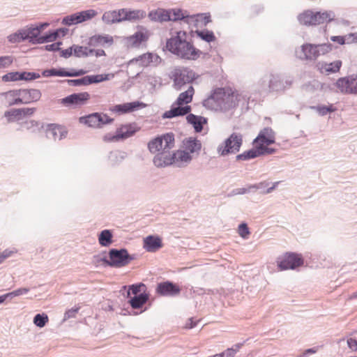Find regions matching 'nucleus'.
Here are the masks:
<instances>
[{
  "label": "nucleus",
  "instance_id": "obj_51",
  "mask_svg": "<svg viewBox=\"0 0 357 357\" xmlns=\"http://www.w3.org/2000/svg\"><path fill=\"white\" fill-rule=\"evenodd\" d=\"M243 346V343H238L231 348H228L222 353L218 354L220 357H234L240 348Z\"/></svg>",
  "mask_w": 357,
  "mask_h": 357
},
{
  "label": "nucleus",
  "instance_id": "obj_34",
  "mask_svg": "<svg viewBox=\"0 0 357 357\" xmlns=\"http://www.w3.org/2000/svg\"><path fill=\"white\" fill-rule=\"evenodd\" d=\"M316 19L315 22L316 25L329 23L333 21L335 18V15L334 12L331 10H325L323 12L317 11L315 12Z\"/></svg>",
  "mask_w": 357,
  "mask_h": 357
},
{
  "label": "nucleus",
  "instance_id": "obj_61",
  "mask_svg": "<svg viewBox=\"0 0 357 357\" xmlns=\"http://www.w3.org/2000/svg\"><path fill=\"white\" fill-rule=\"evenodd\" d=\"M29 291V289L26 287L19 288L15 289L11 292L7 293V296L8 298H13L15 296H19L23 294H26Z\"/></svg>",
  "mask_w": 357,
  "mask_h": 357
},
{
  "label": "nucleus",
  "instance_id": "obj_47",
  "mask_svg": "<svg viewBox=\"0 0 357 357\" xmlns=\"http://www.w3.org/2000/svg\"><path fill=\"white\" fill-rule=\"evenodd\" d=\"M342 66V61L340 60L331 63H325L322 65L321 68L328 74L335 73L338 72Z\"/></svg>",
  "mask_w": 357,
  "mask_h": 357
},
{
  "label": "nucleus",
  "instance_id": "obj_9",
  "mask_svg": "<svg viewBox=\"0 0 357 357\" xmlns=\"http://www.w3.org/2000/svg\"><path fill=\"white\" fill-rule=\"evenodd\" d=\"M114 121L106 114L94 112L79 118L80 123L86 125L90 128H102L104 125L111 123Z\"/></svg>",
  "mask_w": 357,
  "mask_h": 357
},
{
  "label": "nucleus",
  "instance_id": "obj_16",
  "mask_svg": "<svg viewBox=\"0 0 357 357\" xmlns=\"http://www.w3.org/2000/svg\"><path fill=\"white\" fill-rule=\"evenodd\" d=\"M18 90V95L21 100L20 105H28L38 101L42 93L40 90L36 89H20Z\"/></svg>",
  "mask_w": 357,
  "mask_h": 357
},
{
  "label": "nucleus",
  "instance_id": "obj_2",
  "mask_svg": "<svg viewBox=\"0 0 357 357\" xmlns=\"http://www.w3.org/2000/svg\"><path fill=\"white\" fill-rule=\"evenodd\" d=\"M293 78L280 73L269 72L265 73L257 82V86L260 92H283L293 84Z\"/></svg>",
  "mask_w": 357,
  "mask_h": 357
},
{
  "label": "nucleus",
  "instance_id": "obj_11",
  "mask_svg": "<svg viewBox=\"0 0 357 357\" xmlns=\"http://www.w3.org/2000/svg\"><path fill=\"white\" fill-rule=\"evenodd\" d=\"M275 152V149L273 148L267 147L261 144H257L255 146V148L245 151L242 153L238 154L236 156V160L247 161L266 154H273Z\"/></svg>",
  "mask_w": 357,
  "mask_h": 357
},
{
  "label": "nucleus",
  "instance_id": "obj_63",
  "mask_svg": "<svg viewBox=\"0 0 357 357\" xmlns=\"http://www.w3.org/2000/svg\"><path fill=\"white\" fill-rule=\"evenodd\" d=\"M2 81L5 82L18 81L17 71L5 74L2 76Z\"/></svg>",
  "mask_w": 357,
  "mask_h": 357
},
{
  "label": "nucleus",
  "instance_id": "obj_54",
  "mask_svg": "<svg viewBox=\"0 0 357 357\" xmlns=\"http://www.w3.org/2000/svg\"><path fill=\"white\" fill-rule=\"evenodd\" d=\"M194 18L195 19V21L202 22L204 26L211 22V17L208 13L190 15V19Z\"/></svg>",
  "mask_w": 357,
  "mask_h": 357
},
{
  "label": "nucleus",
  "instance_id": "obj_53",
  "mask_svg": "<svg viewBox=\"0 0 357 357\" xmlns=\"http://www.w3.org/2000/svg\"><path fill=\"white\" fill-rule=\"evenodd\" d=\"M312 109H315L320 116H325L328 113L333 112L335 111V108L333 105L328 106L326 105H317L312 107Z\"/></svg>",
  "mask_w": 357,
  "mask_h": 357
},
{
  "label": "nucleus",
  "instance_id": "obj_3",
  "mask_svg": "<svg viewBox=\"0 0 357 357\" xmlns=\"http://www.w3.org/2000/svg\"><path fill=\"white\" fill-rule=\"evenodd\" d=\"M194 94V88L190 86L184 92L179 94L176 100L171 106V109L162 114L163 119H172L183 116L191 112V107L187 104L192 102Z\"/></svg>",
  "mask_w": 357,
  "mask_h": 357
},
{
  "label": "nucleus",
  "instance_id": "obj_32",
  "mask_svg": "<svg viewBox=\"0 0 357 357\" xmlns=\"http://www.w3.org/2000/svg\"><path fill=\"white\" fill-rule=\"evenodd\" d=\"M148 17L152 22H164L169 21V11L166 9L158 8L153 10L148 14Z\"/></svg>",
  "mask_w": 357,
  "mask_h": 357
},
{
  "label": "nucleus",
  "instance_id": "obj_31",
  "mask_svg": "<svg viewBox=\"0 0 357 357\" xmlns=\"http://www.w3.org/2000/svg\"><path fill=\"white\" fill-rule=\"evenodd\" d=\"M123 14V22H135L144 19L146 16V13L143 10H131L128 8H122Z\"/></svg>",
  "mask_w": 357,
  "mask_h": 357
},
{
  "label": "nucleus",
  "instance_id": "obj_22",
  "mask_svg": "<svg viewBox=\"0 0 357 357\" xmlns=\"http://www.w3.org/2000/svg\"><path fill=\"white\" fill-rule=\"evenodd\" d=\"M45 132L47 138L54 141L66 138L68 134L65 127L54 123L48 124Z\"/></svg>",
  "mask_w": 357,
  "mask_h": 357
},
{
  "label": "nucleus",
  "instance_id": "obj_13",
  "mask_svg": "<svg viewBox=\"0 0 357 357\" xmlns=\"http://www.w3.org/2000/svg\"><path fill=\"white\" fill-rule=\"evenodd\" d=\"M96 15L97 12L93 9L82 10L65 16L62 19L61 23L70 26L89 20Z\"/></svg>",
  "mask_w": 357,
  "mask_h": 357
},
{
  "label": "nucleus",
  "instance_id": "obj_8",
  "mask_svg": "<svg viewBox=\"0 0 357 357\" xmlns=\"http://www.w3.org/2000/svg\"><path fill=\"white\" fill-rule=\"evenodd\" d=\"M304 263L301 255L294 252H287L277 259L278 266L281 271L294 270Z\"/></svg>",
  "mask_w": 357,
  "mask_h": 357
},
{
  "label": "nucleus",
  "instance_id": "obj_42",
  "mask_svg": "<svg viewBox=\"0 0 357 357\" xmlns=\"http://www.w3.org/2000/svg\"><path fill=\"white\" fill-rule=\"evenodd\" d=\"M111 75L109 74H98L91 75L85 76L86 85H90L92 84H98L104 81L109 80Z\"/></svg>",
  "mask_w": 357,
  "mask_h": 357
},
{
  "label": "nucleus",
  "instance_id": "obj_5",
  "mask_svg": "<svg viewBox=\"0 0 357 357\" xmlns=\"http://www.w3.org/2000/svg\"><path fill=\"white\" fill-rule=\"evenodd\" d=\"M243 142V135L241 133L232 132L223 142L218 146L217 153L222 157L236 154L240 151Z\"/></svg>",
  "mask_w": 357,
  "mask_h": 357
},
{
  "label": "nucleus",
  "instance_id": "obj_57",
  "mask_svg": "<svg viewBox=\"0 0 357 357\" xmlns=\"http://www.w3.org/2000/svg\"><path fill=\"white\" fill-rule=\"evenodd\" d=\"M62 45V42H56L50 45H46L39 47V49L42 51H49V52H59L61 50L60 46Z\"/></svg>",
  "mask_w": 357,
  "mask_h": 357
},
{
  "label": "nucleus",
  "instance_id": "obj_43",
  "mask_svg": "<svg viewBox=\"0 0 357 357\" xmlns=\"http://www.w3.org/2000/svg\"><path fill=\"white\" fill-rule=\"evenodd\" d=\"M60 36V29L49 31L45 35L40 37V44L52 43L55 41Z\"/></svg>",
  "mask_w": 357,
  "mask_h": 357
},
{
  "label": "nucleus",
  "instance_id": "obj_56",
  "mask_svg": "<svg viewBox=\"0 0 357 357\" xmlns=\"http://www.w3.org/2000/svg\"><path fill=\"white\" fill-rule=\"evenodd\" d=\"M153 55L151 53L144 54L139 56L137 61L140 62L142 66H146L153 61Z\"/></svg>",
  "mask_w": 357,
  "mask_h": 357
},
{
  "label": "nucleus",
  "instance_id": "obj_62",
  "mask_svg": "<svg viewBox=\"0 0 357 357\" xmlns=\"http://www.w3.org/2000/svg\"><path fill=\"white\" fill-rule=\"evenodd\" d=\"M13 61V58L10 56H0V69L9 67Z\"/></svg>",
  "mask_w": 357,
  "mask_h": 357
},
{
  "label": "nucleus",
  "instance_id": "obj_1",
  "mask_svg": "<svg viewBox=\"0 0 357 357\" xmlns=\"http://www.w3.org/2000/svg\"><path fill=\"white\" fill-rule=\"evenodd\" d=\"M165 47L172 54L185 60L195 61L202 54L192 43L187 40V33L185 31H177L174 36L167 39Z\"/></svg>",
  "mask_w": 357,
  "mask_h": 357
},
{
  "label": "nucleus",
  "instance_id": "obj_17",
  "mask_svg": "<svg viewBox=\"0 0 357 357\" xmlns=\"http://www.w3.org/2000/svg\"><path fill=\"white\" fill-rule=\"evenodd\" d=\"M275 142V133L270 127L261 129L252 142L253 145L261 144L269 146Z\"/></svg>",
  "mask_w": 357,
  "mask_h": 357
},
{
  "label": "nucleus",
  "instance_id": "obj_7",
  "mask_svg": "<svg viewBox=\"0 0 357 357\" xmlns=\"http://www.w3.org/2000/svg\"><path fill=\"white\" fill-rule=\"evenodd\" d=\"M171 78L174 81V87L176 90H181L186 84L191 83L196 78L195 73L188 68H176L172 72Z\"/></svg>",
  "mask_w": 357,
  "mask_h": 357
},
{
  "label": "nucleus",
  "instance_id": "obj_50",
  "mask_svg": "<svg viewBox=\"0 0 357 357\" xmlns=\"http://www.w3.org/2000/svg\"><path fill=\"white\" fill-rule=\"evenodd\" d=\"M25 34L24 29H19L17 32L10 34L7 38L10 43H18L25 40Z\"/></svg>",
  "mask_w": 357,
  "mask_h": 357
},
{
  "label": "nucleus",
  "instance_id": "obj_40",
  "mask_svg": "<svg viewBox=\"0 0 357 357\" xmlns=\"http://www.w3.org/2000/svg\"><path fill=\"white\" fill-rule=\"evenodd\" d=\"M113 234L111 230L104 229L98 235V242L101 246L108 247L112 242Z\"/></svg>",
  "mask_w": 357,
  "mask_h": 357
},
{
  "label": "nucleus",
  "instance_id": "obj_24",
  "mask_svg": "<svg viewBox=\"0 0 357 357\" xmlns=\"http://www.w3.org/2000/svg\"><path fill=\"white\" fill-rule=\"evenodd\" d=\"M139 31L133 35L128 37V42L134 47H138L142 43L149 40V34L146 28L143 26H137Z\"/></svg>",
  "mask_w": 357,
  "mask_h": 357
},
{
  "label": "nucleus",
  "instance_id": "obj_15",
  "mask_svg": "<svg viewBox=\"0 0 357 357\" xmlns=\"http://www.w3.org/2000/svg\"><path fill=\"white\" fill-rule=\"evenodd\" d=\"M202 144L200 140L194 137L185 138L182 141V149H184L192 158L200 154Z\"/></svg>",
  "mask_w": 357,
  "mask_h": 357
},
{
  "label": "nucleus",
  "instance_id": "obj_18",
  "mask_svg": "<svg viewBox=\"0 0 357 357\" xmlns=\"http://www.w3.org/2000/svg\"><path fill=\"white\" fill-rule=\"evenodd\" d=\"M218 106V112H226L237 105V98L234 93H226L222 88L221 98Z\"/></svg>",
  "mask_w": 357,
  "mask_h": 357
},
{
  "label": "nucleus",
  "instance_id": "obj_38",
  "mask_svg": "<svg viewBox=\"0 0 357 357\" xmlns=\"http://www.w3.org/2000/svg\"><path fill=\"white\" fill-rule=\"evenodd\" d=\"M112 43L113 38L110 36L95 35L89 38L88 44L90 46L96 47L98 45H104L106 43L112 44Z\"/></svg>",
  "mask_w": 357,
  "mask_h": 357
},
{
  "label": "nucleus",
  "instance_id": "obj_46",
  "mask_svg": "<svg viewBox=\"0 0 357 357\" xmlns=\"http://www.w3.org/2000/svg\"><path fill=\"white\" fill-rule=\"evenodd\" d=\"M195 33L199 38L207 43H211L216 40L214 33L208 29L197 30Z\"/></svg>",
  "mask_w": 357,
  "mask_h": 357
},
{
  "label": "nucleus",
  "instance_id": "obj_6",
  "mask_svg": "<svg viewBox=\"0 0 357 357\" xmlns=\"http://www.w3.org/2000/svg\"><path fill=\"white\" fill-rule=\"evenodd\" d=\"M175 145V135L173 132H167L158 135L148 143V149L152 153L160 151H170Z\"/></svg>",
  "mask_w": 357,
  "mask_h": 357
},
{
  "label": "nucleus",
  "instance_id": "obj_25",
  "mask_svg": "<svg viewBox=\"0 0 357 357\" xmlns=\"http://www.w3.org/2000/svg\"><path fill=\"white\" fill-rule=\"evenodd\" d=\"M174 165L177 167H187L193 160L184 149H178L173 152Z\"/></svg>",
  "mask_w": 357,
  "mask_h": 357
},
{
  "label": "nucleus",
  "instance_id": "obj_30",
  "mask_svg": "<svg viewBox=\"0 0 357 357\" xmlns=\"http://www.w3.org/2000/svg\"><path fill=\"white\" fill-rule=\"evenodd\" d=\"M186 115L187 122L192 126L195 131L196 132H202L204 125L207 123V119L191 113H188Z\"/></svg>",
  "mask_w": 357,
  "mask_h": 357
},
{
  "label": "nucleus",
  "instance_id": "obj_55",
  "mask_svg": "<svg viewBox=\"0 0 357 357\" xmlns=\"http://www.w3.org/2000/svg\"><path fill=\"white\" fill-rule=\"evenodd\" d=\"M21 120L24 117L31 116L36 111V107L17 108Z\"/></svg>",
  "mask_w": 357,
  "mask_h": 357
},
{
  "label": "nucleus",
  "instance_id": "obj_49",
  "mask_svg": "<svg viewBox=\"0 0 357 357\" xmlns=\"http://www.w3.org/2000/svg\"><path fill=\"white\" fill-rule=\"evenodd\" d=\"M3 116L8 123H13L21 120L18 109H11L4 112Z\"/></svg>",
  "mask_w": 357,
  "mask_h": 357
},
{
  "label": "nucleus",
  "instance_id": "obj_58",
  "mask_svg": "<svg viewBox=\"0 0 357 357\" xmlns=\"http://www.w3.org/2000/svg\"><path fill=\"white\" fill-rule=\"evenodd\" d=\"M317 50H319V56L324 55L333 50V45L331 43H323L315 45Z\"/></svg>",
  "mask_w": 357,
  "mask_h": 357
},
{
  "label": "nucleus",
  "instance_id": "obj_19",
  "mask_svg": "<svg viewBox=\"0 0 357 357\" xmlns=\"http://www.w3.org/2000/svg\"><path fill=\"white\" fill-rule=\"evenodd\" d=\"M20 101L17 89L10 90L0 93V107L18 105Z\"/></svg>",
  "mask_w": 357,
  "mask_h": 357
},
{
  "label": "nucleus",
  "instance_id": "obj_41",
  "mask_svg": "<svg viewBox=\"0 0 357 357\" xmlns=\"http://www.w3.org/2000/svg\"><path fill=\"white\" fill-rule=\"evenodd\" d=\"M73 55L76 57H86L93 55L94 49H89L87 47L73 45Z\"/></svg>",
  "mask_w": 357,
  "mask_h": 357
},
{
  "label": "nucleus",
  "instance_id": "obj_14",
  "mask_svg": "<svg viewBox=\"0 0 357 357\" xmlns=\"http://www.w3.org/2000/svg\"><path fill=\"white\" fill-rule=\"evenodd\" d=\"M182 291V288L170 280L158 282L155 288L157 294L164 297H176Z\"/></svg>",
  "mask_w": 357,
  "mask_h": 357
},
{
  "label": "nucleus",
  "instance_id": "obj_29",
  "mask_svg": "<svg viewBox=\"0 0 357 357\" xmlns=\"http://www.w3.org/2000/svg\"><path fill=\"white\" fill-rule=\"evenodd\" d=\"M121 12L122 8L105 12L102 15V20L107 24L122 22H123V14Z\"/></svg>",
  "mask_w": 357,
  "mask_h": 357
},
{
  "label": "nucleus",
  "instance_id": "obj_4",
  "mask_svg": "<svg viewBox=\"0 0 357 357\" xmlns=\"http://www.w3.org/2000/svg\"><path fill=\"white\" fill-rule=\"evenodd\" d=\"M109 257V259H107L106 257H100L99 255H95L93 261L95 263L103 262L106 266L113 268H121L135 259V256L130 255L126 248L110 249Z\"/></svg>",
  "mask_w": 357,
  "mask_h": 357
},
{
  "label": "nucleus",
  "instance_id": "obj_28",
  "mask_svg": "<svg viewBox=\"0 0 357 357\" xmlns=\"http://www.w3.org/2000/svg\"><path fill=\"white\" fill-rule=\"evenodd\" d=\"M162 247V239L158 236L149 235L144 238L143 248L147 252H154Z\"/></svg>",
  "mask_w": 357,
  "mask_h": 357
},
{
  "label": "nucleus",
  "instance_id": "obj_48",
  "mask_svg": "<svg viewBox=\"0 0 357 357\" xmlns=\"http://www.w3.org/2000/svg\"><path fill=\"white\" fill-rule=\"evenodd\" d=\"M42 75L44 77L60 76L66 77V70L65 68H50L44 70L42 72Z\"/></svg>",
  "mask_w": 357,
  "mask_h": 357
},
{
  "label": "nucleus",
  "instance_id": "obj_12",
  "mask_svg": "<svg viewBox=\"0 0 357 357\" xmlns=\"http://www.w3.org/2000/svg\"><path fill=\"white\" fill-rule=\"evenodd\" d=\"M90 98L88 92L75 93L59 100V102L66 107L77 108L84 105Z\"/></svg>",
  "mask_w": 357,
  "mask_h": 357
},
{
  "label": "nucleus",
  "instance_id": "obj_26",
  "mask_svg": "<svg viewBox=\"0 0 357 357\" xmlns=\"http://www.w3.org/2000/svg\"><path fill=\"white\" fill-rule=\"evenodd\" d=\"M145 106L146 105L142 102L133 101L123 104L116 105L112 110L115 112L126 114L134 112L139 108H144Z\"/></svg>",
  "mask_w": 357,
  "mask_h": 357
},
{
  "label": "nucleus",
  "instance_id": "obj_36",
  "mask_svg": "<svg viewBox=\"0 0 357 357\" xmlns=\"http://www.w3.org/2000/svg\"><path fill=\"white\" fill-rule=\"evenodd\" d=\"M301 50L304 54L305 59L307 60H315L319 57V50H317L315 45L305 43L301 46Z\"/></svg>",
  "mask_w": 357,
  "mask_h": 357
},
{
  "label": "nucleus",
  "instance_id": "obj_33",
  "mask_svg": "<svg viewBox=\"0 0 357 357\" xmlns=\"http://www.w3.org/2000/svg\"><path fill=\"white\" fill-rule=\"evenodd\" d=\"M128 303L132 309H139L149 301V295L144 291L138 296L130 297Z\"/></svg>",
  "mask_w": 357,
  "mask_h": 357
},
{
  "label": "nucleus",
  "instance_id": "obj_64",
  "mask_svg": "<svg viewBox=\"0 0 357 357\" xmlns=\"http://www.w3.org/2000/svg\"><path fill=\"white\" fill-rule=\"evenodd\" d=\"M238 234L243 238H246L250 234V230L246 223L243 222L239 225Z\"/></svg>",
  "mask_w": 357,
  "mask_h": 357
},
{
  "label": "nucleus",
  "instance_id": "obj_39",
  "mask_svg": "<svg viewBox=\"0 0 357 357\" xmlns=\"http://www.w3.org/2000/svg\"><path fill=\"white\" fill-rule=\"evenodd\" d=\"M167 11H169V21L176 22L179 20H184L185 22L189 23L190 15L186 14V11L183 13V10L178 8L168 9Z\"/></svg>",
  "mask_w": 357,
  "mask_h": 357
},
{
  "label": "nucleus",
  "instance_id": "obj_59",
  "mask_svg": "<svg viewBox=\"0 0 357 357\" xmlns=\"http://www.w3.org/2000/svg\"><path fill=\"white\" fill-rule=\"evenodd\" d=\"M63 82H66L69 86H86L85 76L79 79H66Z\"/></svg>",
  "mask_w": 357,
  "mask_h": 357
},
{
  "label": "nucleus",
  "instance_id": "obj_21",
  "mask_svg": "<svg viewBox=\"0 0 357 357\" xmlns=\"http://www.w3.org/2000/svg\"><path fill=\"white\" fill-rule=\"evenodd\" d=\"M222 88H218L213 90L211 94L203 100L202 105L207 109L212 111H218L220 100L221 98Z\"/></svg>",
  "mask_w": 357,
  "mask_h": 357
},
{
  "label": "nucleus",
  "instance_id": "obj_45",
  "mask_svg": "<svg viewBox=\"0 0 357 357\" xmlns=\"http://www.w3.org/2000/svg\"><path fill=\"white\" fill-rule=\"evenodd\" d=\"M280 183L279 181L275 182L273 183L271 187H268L270 183L268 181H264L257 183V190H259L260 192L262 194H269L272 192Z\"/></svg>",
  "mask_w": 357,
  "mask_h": 357
},
{
  "label": "nucleus",
  "instance_id": "obj_23",
  "mask_svg": "<svg viewBox=\"0 0 357 357\" xmlns=\"http://www.w3.org/2000/svg\"><path fill=\"white\" fill-rule=\"evenodd\" d=\"M19 131L26 130L31 134H38L41 132L44 128L43 123L33 119H27L18 123Z\"/></svg>",
  "mask_w": 357,
  "mask_h": 357
},
{
  "label": "nucleus",
  "instance_id": "obj_10",
  "mask_svg": "<svg viewBox=\"0 0 357 357\" xmlns=\"http://www.w3.org/2000/svg\"><path fill=\"white\" fill-rule=\"evenodd\" d=\"M335 85L342 94L357 95V75L340 77L337 79Z\"/></svg>",
  "mask_w": 357,
  "mask_h": 357
},
{
  "label": "nucleus",
  "instance_id": "obj_37",
  "mask_svg": "<svg viewBox=\"0 0 357 357\" xmlns=\"http://www.w3.org/2000/svg\"><path fill=\"white\" fill-rule=\"evenodd\" d=\"M24 33L26 36L25 40H29L31 44H40V33L36 26H30L26 29H24Z\"/></svg>",
  "mask_w": 357,
  "mask_h": 357
},
{
  "label": "nucleus",
  "instance_id": "obj_44",
  "mask_svg": "<svg viewBox=\"0 0 357 357\" xmlns=\"http://www.w3.org/2000/svg\"><path fill=\"white\" fill-rule=\"evenodd\" d=\"M146 285L144 283H137L128 286V289L126 291V297H130L131 294L134 296H138L140 293L146 292Z\"/></svg>",
  "mask_w": 357,
  "mask_h": 357
},
{
  "label": "nucleus",
  "instance_id": "obj_52",
  "mask_svg": "<svg viewBox=\"0 0 357 357\" xmlns=\"http://www.w3.org/2000/svg\"><path fill=\"white\" fill-rule=\"evenodd\" d=\"M48 316L46 314H36L33 317V324L39 328H43L48 322Z\"/></svg>",
  "mask_w": 357,
  "mask_h": 357
},
{
  "label": "nucleus",
  "instance_id": "obj_60",
  "mask_svg": "<svg viewBox=\"0 0 357 357\" xmlns=\"http://www.w3.org/2000/svg\"><path fill=\"white\" fill-rule=\"evenodd\" d=\"M17 250L13 249H6L0 253V264H1L6 259L17 253Z\"/></svg>",
  "mask_w": 357,
  "mask_h": 357
},
{
  "label": "nucleus",
  "instance_id": "obj_35",
  "mask_svg": "<svg viewBox=\"0 0 357 357\" xmlns=\"http://www.w3.org/2000/svg\"><path fill=\"white\" fill-rule=\"evenodd\" d=\"M316 15L315 12L308 10L298 16V22L303 25L315 26Z\"/></svg>",
  "mask_w": 357,
  "mask_h": 357
},
{
  "label": "nucleus",
  "instance_id": "obj_27",
  "mask_svg": "<svg viewBox=\"0 0 357 357\" xmlns=\"http://www.w3.org/2000/svg\"><path fill=\"white\" fill-rule=\"evenodd\" d=\"M139 129V127L135 123L121 125L116 129L117 136L120 140L126 139L133 136Z\"/></svg>",
  "mask_w": 357,
  "mask_h": 357
},
{
  "label": "nucleus",
  "instance_id": "obj_20",
  "mask_svg": "<svg viewBox=\"0 0 357 357\" xmlns=\"http://www.w3.org/2000/svg\"><path fill=\"white\" fill-rule=\"evenodd\" d=\"M153 158V162L158 168L174 165L173 152L170 151H160Z\"/></svg>",
  "mask_w": 357,
  "mask_h": 357
}]
</instances>
